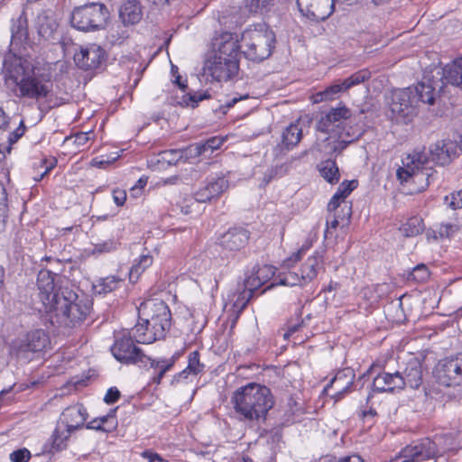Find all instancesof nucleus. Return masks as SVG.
Instances as JSON below:
<instances>
[{"mask_svg": "<svg viewBox=\"0 0 462 462\" xmlns=\"http://www.w3.org/2000/svg\"><path fill=\"white\" fill-rule=\"evenodd\" d=\"M255 267L253 269V273L250 276H247L244 282V290L251 292V295H254V292L263 286V282L259 279L257 274L254 272Z\"/></svg>", "mask_w": 462, "mask_h": 462, "instance_id": "47", "label": "nucleus"}, {"mask_svg": "<svg viewBox=\"0 0 462 462\" xmlns=\"http://www.w3.org/2000/svg\"><path fill=\"white\" fill-rule=\"evenodd\" d=\"M355 372L351 368H345L336 373L330 383L325 387L324 392L332 390L331 397L336 402L341 400L347 393L354 384Z\"/></svg>", "mask_w": 462, "mask_h": 462, "instance_id": "18", "label": "nucleus"}, {"mask_svg": "<svg viewBox=\"0 0 462 462\" xmlns=\"http://www.w3.org/2000/svg\"><path fill=\"white\" fill-rule=\"evenodd\" d=\"M370 77L371 72L367 69H360L343 80V88L347 90L354 86L366 81Z\"/></svg>", "mask_w": 462, "mask_h": 462, "instance_id": "41", "label": "nucleus"}, {"mask_svg": "<svg viewBox=\"0 0 462 462\" xmlns=\"http://www.w3.org/2000/svg\"><path fill=\"white\" fill-rule=\"evenodd\" d=\"M433 373L439 384L460 385L462 383V354L439 360Z\"/></svg>", "mask_w": 462, "mask_h": 462, "instance_id": "11", "label": "nucleus"}, {"mask_svg": "<svg viewBox=\"0 0 462 462\" xmlns=\"http://www.w3.org/2000/svg\"><path fill=\"white\" fill-rule=\"evenodd\" d=\"M346 135L350 137L349 140H337L334 142L331 145V150L334 152L340 153L343 150L346 148V146L355 139L353 135L350 134L349 131L346 132Z\"/></svg>", "mask_w": 462, "mask_h": 462, "instance_id": "56", "label": "nucleus"}, {"mask_svg": "<svg viewBox=\"0 0 462 462\" xmlns=\"http://www.w3.org/2000/svg\"><path fill=\"white\" fill-rule=\"evenodd\" d=\"M357 187V180H345L337 188V192L333 196H338V199L344 200Z\"/></svg>", "mask_w": 462, "mask_h": 462, "instance_id": "49", "label": "nucleus"}, {"mask_svg": "<svg viewBox=\"0 0 462 462\" xmlns=\"http://www.w3.org/2000/svg\"><path fill=\"white\" fill-rule=\"evenodd\" d=\"M210 96L208 91L205 92H194L184 94L181 100L177 101V104L181 106H190L192 108L198 106L199 103L204 99L208 98Z\"/></svg>", "mask_w": 462, "mask_h": 462, "instance_id": "40", "label": "nucleus"}, {"mask_svg": "<svg viewBox=\"0 0 462 462\" xmlns=\"http://www.w3.org/2000/svg\"><path fill=\"white\" fill-rule=\"evenodd\" d=\"M217 41V42L215 44L217 45L218 48L215 54L216 56L226 58L225 60H238L239 49L242 47L238 44L236 37H234L230 32H225L221 35L220 39Z\"/></svg>", "mask_w": 462, "mask_h": 462, "instance_id": "23", "label": "nucleus"}, {"mask_svg": "<svg viewBox=\"0 0 462 462\" xmlns=\"http://www.w3.org/2000/svg\"><path fill=\"white\" fill-rule=\"evenodd\" d=\"M274 5V0H245V6L250 14H263Z\"/></svg>", "mask_w": 462, "mask_h": 462, "instance_id": "38", "label": "nucleus"}, {"mask_svg": "<svg viewBox=\"0 0 462 462\" xmlns=\"http://www.w3.org/2000/svg\"><path fill=\"white\" fill-rule=\"evenodd\" d=\"M129 30L125 24L113 25L107 32L106 36V42L111 45H121L128 39Z\"/></svg>", "mask_w": 462, "mask_h": 462, "instance_id": "35", "label": "nucleus"}, {"mask_svg": "<svg viewBox=\"0 0 462 462\" xmlns=\"http://www.w3.org/2000/svg\"><path fill=\"white\" fill-rule=\"evenodd\" d=\"M182 153L180 149H172L162 152L161 156L164 162L172 165L182 160Z\"/></svg>", "mask_w": 462, "mask_h": 462, "instance_id": "51", "label": "nucleus"}, {"mask_svg": "<svg viewBox=\"0 0 462 462\" xmlns=\"http://www.w3.org/2000/svg\"><path fill=\"white\" fill-rule=\"evenodd\" d=\"M341 210L343 211V215H340L339 213L328 214L327 217V229L325 231V236H327L328 233L329 232V228L336 229L340 222L348 224L352 216V205L344 204Z\"/></svg>", "mask_w": 462, "mask_h": 462, "instance_id": "33", "label": "nucleus"}, {"mask_svg": "<svg viewBox=\"0 0 462 462\" xmlns=\"http://www.w3.org/2000/svg\"><path fill=\"white\" fill-rule=\"evenodd\" d=\"M446 201L452 209L462 208V194L459 190L457 194H452L450 199L446 197Z\"/></svg>", "mask_w": 462, "mask_h": 462, "instance_id": "61", "label": "nucleus"}, {"mask_svg": "<svg viewBox=\"0 0 462 462\" xmlns=\"http://www.w3.org/2000/svg\"><path fill=\"white\" fill-rule=\"evenodd\" d=\"M403 166L397 170L396 175L401 182H407L411 178H420L430 176L428 172L430 170L428 167L430 160L424 152H415L409 154L405 160H402Z\"/></svg>", "mask_w": 462, "mask_h": 462, "instance_id": "13", "label": "nucleus"}, {"mask_svg": "<svg viewBox=\"0 0 462 462\" xmlns=\"http://www.w3.org/2000/svg\"><path fill=\"white\" fill-rule=\"evenodd\" d=\"M105 60V50L95 43L81 47L80 51L74 54L76 65L84 70H94L99 68Z\"/></svg>", "mask_w": 462, "mask_h": 462, "instance_id": "15", "label": "nucleus"}, {"mask_svg": "<svg viewBox=\"0 0 462 462\" xmlns=\"http://www.w3.org/2000/svg\"><path fill=\"white\" fill-rule=\"evenodd\" d=\"M310 245H303L298 252L294 253L291 257L284 260L283 266L290 268L295 263L300 260L302 254L308 250Z\"/></svg>", "mask_w": 462, "mask_h": 462, "instance_id": "58", "label": "nucleus"}, {"mask_svg": "<svg viewBox=\"0 0 462 462\" xmlns=\"http://www.w3.org/2000/svg\"><path fill=\"white\" fill-rule=\"evenodd\" d=\"M231 402L237 419L246 422L264 421L267 412L274 405L271 390L255 383L236 389Z\"/></svg>", "mask_w": 462, "mask_h": 462, "instance_id": "2", "label": "nucleus"}, {"mask_svg": "<svg viewBox=\"0 0 462 462\" xmlns=\"http://www.w3.org/2000/svg\"><path fill=\"white\" fill-rule=\"evenodd\" d=\"M120 395H121V393L116 387H111L107 390V392L104 397V402L106 404H113L118 401V399L120 398Z\"/></svg>", "mask_w": 462, "mask_h": 462, "instance_id": "60", "label": "nucleus"}, {"mask_svg": "<svg viewBox=\"0 0 462 462\" xmlns=\"http://www.w3.org/2000/svg\"><path fill=\"white\" fill-rule=\"evenodd\" d=\"M108 15V10L104 4L92 2L75 7L70 22L79 31H96L105 26Z\"/></svg>", "mask_w": 462, "mask_h": 462, "instance_id": "7", "label": "nucleus"}, {"mask_svg": "<svg viewBox=\"0 0 462 462\" xmlns=\"http://www.w3.org/2000/svg\"><path fill=\"white\" fill-rule=\"evenodd\" d=\"M12 40L20 42L26 41L28 38V21L23 10L16 20H13L11 27Z\"/></svg>", "mask_w": 462, "mask_h": 462, "instance_id": "32", "label": "nucleus"}, {"mask_svg": "<svg viewBox=\"0 0 462 462\" xmlns=\"http://www.w3.org/2000/svg\"><path fill=\"white\" fill-rule=\"evenodd\" d=\"M429 276L430 273L428 267L425 264L420 263L413 268L409 279L414 280L417 282H424L428 280Z\"/></svg>", "mask_w": 462, "mask_h": 462, "instance_id": "48", "label": "nucleus"}, {"mask_svg": "<svg viewBox=\"0 0 462 462\" xmlns=\"http://www.w3.org/2000/svg\"><path fill=\"white\" fill-rule=\"evenodd\" d=\"M138 323L132 334L141 344H151L165 337L171 326V313L168 305L157 299H149L138 308Z\"/></svg>", "mask_w": 462, "mask_h": 462, "instance_id": "1", "label": "nucleus"}, {"mask_svg": "<svg viewBox=\"0 0 462 462\" xmlns=\"http://www.w3.org/2000/svg\"><path fill=\"white\" fill-rule=\"evenodd\" d=\"M327 462H363V459L360 456L353 454L340 457H330L328 458Z\"/></svg>", "mask_w": 462, "mask_h": 462, "instance_id": "62", "label": "nucleus"}, {"mask_svg": "<svg viewBox=\"0 0 462 462\" xmlns=\"http://www.w3.org/2000/svg\"><path fill=\"white\" fill-rule=\"evenodd\" d=\"M26 126L24 125L23 120H22L19 124V126L10 133L8 137V143L10 145L16 143L25 133Z\"/></svg>", "mask_w": 462, "mask_h": 462, "instance_id": "55", "label": "nucleus"}, {"mask_svg": "<svg viewBox=\"0 0 462 462\" xmlns=\"http://www.w3.org/2000/svg\"><path fill=\"white\" fill-rule=\"evenodd\" d=\"M113 199L118 207L123 206L126 200L125 191L121 189H115L113 191Z\"/></svg>", "mask_w": 462, "mask_h": 462, "instance_id": "64", "label": "nucleus"}, {"mask_svg": "<svg viewBox=\"0 0 462 462\" xmlns=\"http://www.w3.org/2000/svg\"><path fill=\"white\" fill-rule=\"evenodd\" d=\"M345 88H343V80L337 81L333 85L327 88L323 92L318 94L320 97L319 100H328L333 99L335 96L340 92L346 91Z\"/></svg>", "mask_w": 462, "mask_h": 462, "instance_id": "46", "label": "nucleus"}, {"mask_svg": "<svg viewBox=\"0 0 462 462\" xmlns=\"http://www.w3.org/2000/svg\"><path fill=\"white\" fill-rule=\"evenodd\" d=\"M5 79L8 87L16 88L14 95L17 97L41 99L46 97L51 91L50 85L43 83L40 79L25 72L21 63L8 65L5 60Z\"/></svg>", "mask_w": 462, "mask_h": 462, "instance_id": "6", "label": "nucleus"}, {"mask_svg": "<svg viewBox=\"0 0 462 462\" xmlns=\"http://www.w3.org/2000/svg\"><path fill=\"white\" fill-rule=\"evenodd\" d=\"M324 256L321 252H315L307 258L300 269V273L289 272L280 278V284L286 286H304L312 282L323 266Z\"/></svg>", "mask_w": 462, "mask_h": 462, "instance_id": "10", "label": "nucleus"}, {"mask_svg": "<svg viewBox=\"0 0 462 462\" xmlns=\"http://www.w3.org/2000/svg\"><path fill=\"white\" fill-rule=\"evenodd\" d=\"M60 298L46 312H54L57 321L70 328H80L90 314L92 300L85 294L79 295L70 287L62 289Z\"/></svg>", "mask_w": 462, "mask_h": 462, "instance_id": "4", "label": "nucleus"}, {"mask_svg": "<svg viewBox=\"0 0 462 462\" xmlns=\"http://www.w3.org/2000/svg\"><path fill=\"white\" fill-rule=\"evenodd\" d=\"M250 233L247 229L241 226L229 228L217 237V244L223 251L236 253L245 248L248 244Z\"/></svg>", "mask_w": 462, "mask_h": 462, "instance_id": "16", "label": "nucleus"}, {"mask_svg": "<svg viewBox=\"0 0 462 462\" xmlns=\"http://www.w3.org/2000/svg\"><path fill=\"white\" fill-rule=\"evenodd\" d=\"M404 387L409 386L412 389H418L422 383V367L417 358H411L401 373Z\"/></svg>", "mask_w": 462, "mask_h": 462, "instance_id": "24", "label": "nucleus"}, {"mask_svg": "<svg viewBox=\"0 0 462 462\" xmlns=\"http://www.w3.org/2000/svg\"><path fill=\"white\" fill-rule=\"evenodd\" d=\"M38 297L41 300L44 310L53 307L54 301L60 298L62 289L69 288V282L51 271L42 269L37 276Z\"/></svg>", "mask_w": 462, "mask_h": 462, "instance_id": "9", "label": "nucleus"}, {"mask_svg": "<svg viewBox=\"0 0 462 462\" xmlns=\"http://www.w3.org/2000/svg\"><path fill=\"white\" fill-rule=\"evenodd\" d=\"M208 146L211 148V152L220 148V146L224 143L226 141V138L221 136H213L208 138Z\"/></svg>", "mask_w": 462, "mask_h": 462, "instance_id": "63", "label": "nucleus"}, {"mask_svg": "<svg viewBox=\"0 0 462 462\" xmlns=\"http://www.w3.org/2000/svg\"><path fill=\"white\" fill-rule=\"evenodd\" d=\"M457 226L452 224H442L439 226L438 233L439 237H450L456 231H457Z\"/></svg>", "mask_w": 462, "mask_h": 462, "instance_id": "59", "label": "nucleus"}, {"mask_svg": "<svg viewBox=\"0 0 462 462\" xmlns=\"http://www.w3.org/2000/svg\"><path fill=\"white\" fill-rule=\"evenodd\" d=\"M50 344V337L44 329H33L13 340L10 352L17 359L27 363L34 354L44 351Z\"/></svg>", "mask_w": 462, "mask_h": 462, "instance_id": "8", "label": "nucleus"}, {"mask_svg": "<svg viewBox=\"0 0 462 462\" xmlns=\"http://www.w3.org/2000/svg\"><path fill=\"white\" fill-rule=\"evenodd\" d=\"M57 27L58 23L51 11H42L38 14L36 17V28L41 38L43 40L51 39Z\"/></svg>", "mask_w": 462, "mask_h": 462, "instance_id": "26", "label": "nucleus"}, {"mask_svg": "<svg viewBox=\"0 0 462 462\" xmlns=\"http://www.w3.org/2000/svg\"><path fill=\"white\" fill-rule=\"evenodd\" d=\"M344 204H351L350 202L338 199V196H333L328 204V213H339L338 208H342Z\"/></svg>", "mask_w": 462, "mask_h": 462, "instance_id": "57", "label": "nucleus"}, {"mask_svg": "<svg viewBox=\"0 0 462 462\" xmlns=\"http://www.w3.org/2000/svg\"><path fill=\"white\" fill-rule=\"evenodd\" d=\"M118 242L115 239H108L100 243L93 244V254H101L110 253L117 249Z\"/></svg>", "mask_w": 462, "mask_h": 462, "instance_id": "43", "label": "nucleus"}, {"mask_svg": "<svg viewBox=\"0 0 462 462\" xmlns=\"http://www.w3.org/2000/svg\"><path fill=\"white\" fill-rule=\"evenodd\" d=\"M72 433L73 431L66 427L62 428V426L57 422L54 431L44 446L45 450L54 453L65 449L68 447V442Z\"/></svg>", "mask_w": 462, "mask_h": 462, "instance_id": "25", "label": "nucleus"}, {"mask_svg": "<svg viewBox=\"0 0 462 462\" xmlns=\"http://www.w3.org/2000/svg\"><path fill=\"white\" fill-rule=\"evenodd\" d=\"M254 272L261 282H263V285L267 282L275 273L273 266L268 264H264L261 267L258 266L257 269H254Z\"/></svg>", "mask_w": 462, "mask_h": 462, "instance_id": "52", "label": "nucleus"}, {"mask_svg": "<svg viewBox=\"0 0 462 462\" xmlns=\"http://www.w3.org/2000/svg\"><path fill=\"white\" fill-rule=\"evenodd\" d=\"M424 230V223L421 217H412L402 225L401 231L407 237L416 236Z\"/></svg>", "mask_w": 462, "mask_h": 462, "instance_id": "37", "label": "nucleus"}, {"mask_svg": "<svg viewBox=\"0 0 462 462\" xmlns=\"http://www.w3.org/2000/svg\"><path fill=\"white\" fill-rule=\"evenodd\" d=\"M87 411L81 404H76L67 407L60 414L58 423L62 428L66 427L71 431L81 429L87 420Z\"/></svg>", "mask_w": 462, "mask_h": 462, "instance_id": "20", "label": "nucleus"}, {"mask_svg": "<svg viewBox=\"0 0 462 462\" xmlns=\"http://www.w3.org/2000/svg\"><path fill=\"white\" fill-rule=\"evenodd\" d=\"M227 188L228 182L224 177L211 178L194 193V199L199 203L209 202L218 198Z\"/></svg>", "mask_w": 462, "mask_h": 462, "instance_id": "21", "label": "nucleus"}, {"mask_svg": "<svg viewBox=\"0 0 462 462\" xmlns=\"http://www.w3.org/2000/svg\"><path fill=\"white\" fill-rule=\"evenodd\" d=\"M319 171L320 175L328 183L333 184L339 181L340 173L335 160L328 159L326 161L321 162Z\"/></svg>", "mask_w": 462, "mask_h": 462, "instance_id": "34", "label": "nucleus"}, {"mask_svg": "<svg viewBox=\"0 0 462 462\" xmlns=\"http://www.w3.org/2000/svg\"><path fill=\"white\" fill-rule=\"evenodd\" d=\"M439 90L428 79L417 85L405 88L395 89L392 92L390 109L396 120L404 122L416 114L419 103L433 105Z\"/></svg>", "mask_w": 462, "mask_h": 462, "instance_id": "3", "label": "nucleus"}, {"mask_svg": "<svg viewBox=\"0 0 462 462\" xmlns=\"http://www.w3.org/2000/svg\"><path fill=\"white\" fill-rule=\"evenodd\" d=\"M152 263V257L149 254L140 256L138 263H134L129 273L130 280L135 279Z\"/></svg>", "mask_w": 462, "mask_h": 462, "instance_id": "42", "label": "nucleus"}, {"mask_svg": "<svg viewBox=\"0 0 462 462\" xmlns=\"http://www.w3.org/2000/svg\"><path fill=\"white\" fill-rule=\"evenodd\" d=\"M204 365L199 361V353L193 351L189 355L187 369L191 374L197 375L202 372Z\"/></svg>", "mask_w": 462, "mask_h": 462, "instance_id": "44", "label": "nucleus"}, {"mask_svg": "<svg viewBox=\"0 0 462 462\" xmlns=\"http://www.w3.org/2000/svg\"><path fill=\"white\" fill-rule=\"evenodd\" d=\"M221 56H216L205 63V72L217 81H227L238 71V60H225Z\"/></svg>", "mask_w": 462, "mask_h": 462, "instance_id": "14", "label": "nucleus"}, {"mask_svg": "<svg viewBox=\"0 0 462 462\" xmlns=\"http://www.w3.org/2000/svg\"><path fill=\"white\" fill-rule=\"evenodd\" d=\"M275 42V34L269 26L257 23L242 33V52L247 60L261 62L272 55Z\"/></svg>", "mask_w": 462, "mask_h": 462, "instance_id": "5", "label": "nucleus"}, {"mask_svg": "<svg viewBox=\"0 0 462 462\" xmlns=\"http://www.w3.org/2000/svg\"><path fill=\"white\" fill-rule=\"evenodd\" d=\"M302 128L299 121L290 124L282 134V145L286 150L294 148L302 138Z\"/></svg>", "mask_w": 462, "mask_h": 462, "instance_id": "30", "label": "nucleus"}, {"mask_svg": "<svg viewBox=\"0 0 462 462\" xmlns=\"http://www.w3.org/2000/svg\"><path fill=\"white\" fill-rule=\"evenodd\" d=\"M373 389L378 393L389 392L404 389V383L401 376V372L394 373L383 372L378 374L373 381Z\"/></svg>", "mask_w": 462, "mask_h": 462, "instance_id": "22", "label": "nucleus"}, {"mask_svg": "<svg viewBox=\"0 0 462 462\" xmlns=\"http://www.w3.org/2000/svg\"><path fill=\"white\" fill-rule=\"evenodd\" d=\"M111 352L115 358L124 364L145 365L147 356L137 347L130 335L116 337Z\"/></svg>", "mask_w": 462, "mask_h": 462, "instance_id": "12", "label": "nucleus"}, {"mask_svg": "<svg viewBox=\"0 0 462 462\" xmlns=\"http://www.w3.org/2000/svg\"><path fill=\"white\" fill-rule=\"evenodd\" d=\"M236 299L234 300L233 308L236 311L241 312L248 304L253 295L247 291H242L237 295H234Z\"/></svg>", "mask_w": 462, "mask_h": 462, "instance_id": "50", "label": "nucleus"}, {"mask_svg": "<svg viewBox=\"0 0 462 462\" xmlns=\"http://www.w3.org/2000/svg\"><path fill=\"white\" fill-rule=\"evenodd\" d=\"M351 111L345 106L329 109L318 122L317 130L322 133L333 131V127H343L346 120L350 118Z\"/></svg>", "mask_w": 462, "mask_h": 462, "instance_id": "19", "label": "nucleus"}, {"mask_svg": "<svg viewBox=\"0 0 462 462\" xmlns=\"http://www.w3.org/2000/svg\"><path fill=\"white\" fill-rule=\"evenodd\" d=\"M30 458L31 453L26 448H20L10 454L12 462H28Z\"/></svg>", "mask_w": 462, "mask_h": 462, "instance_id": "54", "label": "nucleus"}, {"mask_svg": "<svg viewBox=\"0 0 462 462\" xmlns=\"http://www.w3.org/2000/svg\"><path fill=\"white\" fill-rule=\"evenodd\" d=\"M122 282L123 280L121 278L112 275L105 278H100L93 285V288L95 291L98 294H107L117 289Z\"/></svg>", "mask_w": 462, "mask_h": 462, "instance_id": "36", "label": "nucleus"}, {"mask_svg": "<svg viewBox=\"0 0 462 462\" xmlns=\"http://www.w3.org/2000/svg\"><path fill=\"white\" fill-rule=\"evenodd\" d=\"M8 212V194L5 185L0 181V232L5 228Z\"/></svg>", "mask_w": 462, "mask_h": 462, "instance_id": "39", "label": "nucleus"}, {"mask_svg": "<svg viewBox=\"0 0 462 462\" xmlns=\"http://www.w3.org/2000/svg\"><path fill=\"white\" fill-rule=\"evenodd\" d=\"M150 362L151 368L154 371L152 382L159 384L163 378L166 372L171 370L175 364L176 356H171L170 359H151L147 356L146 362Z\"/></svg>", "mask_w": 462, "mask_h": 462, "instance_id": "31", "label": "nucleus"}, {"mask_svg": "<svg viewBox=\"0 0 462 462\" xmlns=\"http://www.w3.org/2000/svg\"><path fill=\"white\" fill-rule=\"evenodd\" d=\"M116 409L112 410L108 414L97 417L100 424L104 426L103 432H111L116 428L117 420L116 417Z\"/></svg>", "mask_w": 462, "mask_h": 462, "instance_id": "45", "label": "nucleus"}, {"mask_svg": "<svg viewBox=\"0 0 462 462\" xmlns=\"http://www.w3.org/2000/svg\"><path fill=\"white\" fill-rule=\"evenodd\" d=\"M430 152L431 160L442 166L449 163L452 156L456 154L454 144L444 140L438 141L430 147Z\"/></svg>", "mask_w": 462, "mask_h": 462, "instance_id": "27", "label": "nucleus"}, {"mask_svg": "<svg viewBox=\"0 0 462 462\" xmlns=\"http://www.w3.org/2000/svg\"><path fill=\"white\" fill-rule=\"evenodd\" d=\"M300 12L314 21L328 18L335 8L333 0H297Z\"/></svg>", "mask_w": 462, "mask_h": 462, "instance_id": "17", "label": "nucleus"}, {"mask_svg": "<svg viewBox=\"0 0 462 462\" xmlns=\"http://www.w3.org/2000/svg\"><path fill=\"white\" fill-rule=\"evenodd\" d=\"M142 16L141 5L136 0H126L120 7L119 17L126 26L139 23Z\"/></svg>", "mask_w": 462, "mask_h": 462, "instance_id": "28", "label": "nucleus"}, {"mask_svg": "<svg viewBox=\"0 0 462 462\" xmlns=\"http://www.w3.org/2000/svg\"><path fill=\"white\" fill-rule=\"evenodd\" d=\"M441 81L442 84L462 88V58L455 60L443 69Z\"/></svg>", "mask_w": 462, "mask_h": 462, "instance_id": "29", "label": "nucleus"}, {"mask_svg": "<svg viewBox=\"0 0 462 462\" xmlns=\"http://www.w3.org/2000/svg\"><path fill=\"white\" fill-rule=\"evenodd\" d=\"M180 152H182V160L184 162L198 158L199 156L202 155L200 152V148L198 144V143H192L189 145L188 147L184 149H180Z\"/></svg>", "mask_w": 462, "mask_h": 462, "instance_id": "53", "label": "nucleus"}]
</instances>
